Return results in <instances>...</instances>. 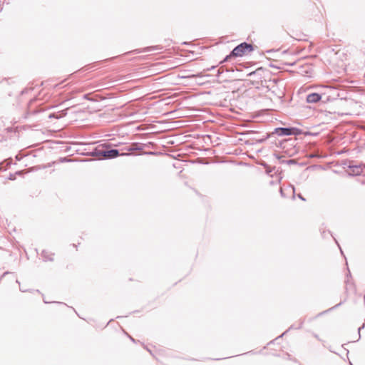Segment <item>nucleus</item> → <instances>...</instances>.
Masks as SVG:
<instances>
[{
    "label": "nucleus",
    "mask_w": 365,
    "mask_h": 365,
    "mask_svg": "<svg viewBox=\"0 0 365 365\" xmlns=\"http://www.w3.org/2000/svg\"><path fill=\"white\" fill-rule=\"evenodd\" d=\"M254 50L253 45L247 42H243L235 46L229 55L226 56L225 58L220 62L223 63L225 62L230 61L232 58L236 57H242L247 53H250Z\"/></svg>",
    "instance_id": "nucleus-1"
},
{
    "label": "nucleus",
    "mask_w": 365,
    "mask_h": 365,
    "mask_svg": "<svg viewBox=\"0 0 365 365\" xmlns=\"http://www.w3.org/2000/svg\"><path fill=\"white\" fill-rule=\"evenodd\" d=\"M269 84L267 86V87L269 88V90L274 94V96L278 98L279 99L282 98L284 96V93L283 90H280L277 88V85L279 83H282V81L279 78H273L270 79L268 81Z\"/></svg>",
    "instance_id": "nucleus-2"
},
{
    "label": "nucleus",
    "mask_w": 365,
    "mask_h": 365,
    "mask_svg": "<svg viewBox=\"0 0 365 365\" xmlns=\"http://www.w3.org/2000/svg\"><path fill=\"white\" fill-rule=\"evenodd\" d=\"M275 133L279 135H299L301 133L300 130L295 128H278L275 129Z\"/></svg>",
    "instance_id": "nucleus-3"
},
{
    "label": "nucleus",
    "mask_w": 365,
    "mask_h": 365,
    "mask_svg": "<svg viewBox=\"0 0 365 365\" xmlns=\"http://www.w3.org/2000/svg\"><path fill=\"white\" fill-rule=\"evenodd\" d=\"M322 96L318 93H310L307 96L306 101L308 103H317L320 102Z\"/></svg>",
    "instance_id": "nucleus-4"
},
{
    "label": "nucleus",
    "mask_w": 365,
    "mask_h": 365,
    "mask_svg": "<svg viewBox=\"0 0 365 365\" xmlns=\"http://www.w3.org/2000/svg\"><path fill=\"white\" fill-rule=\"evenodd\" d=\"M103 156L106 158H113L120 155L118 150H110L103 151Z\"/></svg>",
    "instance_id": "nucleus-5"
},
{
    "label": "nucleus",
    "mask_w": 365,
    "mask_h": 365,
    "mask_svg": "<svg viewBox=\"0 0 365 365\" xmlns=\"http://www.w3.org/2000/svg\"><path fill=\"white\" fill-rule=\"evenodd\" d=\"M45 111H47V109L46 108H42L39 110H34L33 111H31V113L30 114H38L39 113H41V112H45Z\"/></svg>",
    "instance_id": "nucleus-6"
},
{
    "label": "nucleus",
    "mask_w": 365,
    "mask_h": 365,
    "mask_svg": "<svg viewBox=\"0 0 365 365\" xmlns=\"http://www.w3.org/2000/svg\"><path fill=\"white\" fill-rule=\"evenodd\" d=\"M67 110H68V109L59 110L57 112V114H62V115L67 114V112H66Z\"/></svg>",
    "instance_id": "nucleus-7"
},
{
    "label": "nucleus",
    "mask_w": 365,
    "mask_h": 365,
    "mask_svg": "<svg viewBox=\"0 0 365 365\" xmlns=\"http://www.w3.org/2000/svg\"><path fill=\"white\" fill-rule=\"evenodd\" d=\"M174 112H175V110H170V111H167V112L164 113L163 114L170 115V114H173Z\"/></svg>",
    "instance_id": "nucleus-8"
},
{
    "label": "nucleus",
    "mask_w": 365,
    "mask_h": 365,
    "mask_svg": "<svg viewBox=\"0 0 365 365\" xmlns=\"http://www.w3.org/2000/svg\"><path fill=\"white\" fill-rule=\"evenodd\" d=\"M128 114L133 115V114H137V113L135 110H132V111H130Z\"/></svg>",
    "instance_id": "nucleus-9"
},
{
    "label": "nucleus",
    "mask_w": 365,
    "mask_h": 365,
    "mask_svg": "<svg viewBox=\"0 0 365 365\" xmlns=\"http://www.w3.org/2000/svg\"><path fill=\"white\" fill-rule=\"evenodd\" d=\"M78 113H79V111H78V110H73V111L72 110V111H71V113H72V114H74V113L77 114Z\"/></svg>",
    "instance_id": "nucleus-10"
},
{
    "label": "nucleus",
    "mask_w": 365,
    "mask_h": 365,
    "mask_svg": "<svg viewBox=\"0 0 365 365\" xmlns=\"http://www.w3.org/2000/svg\"><path fill=\"white\" fill-rule=\"evenodd\" d=\"M215 68V66H212L211 68H207V70H208V71H211V70L214 69Z\"/></svg>",
    "instance_id": "nucleus-11"
},
{
    "label": "nucleus",
    "mask_w": 365,
    "mask_h": 365,
    "mask_svg": "<svg viewBox=\"0 0 365 365\" xmlns=\"http://www.w3.org/2000/svg\"><path fill=\"white\" fill-rule=\"evenodd\" d=\"M140 114L145 115V114H147V111H143Z\"/></svg>",
    "instance_id": "nucleus-12"
},
{
    "label": "nucleus",
    "mask_w": 365,
    "mask_h": 365,
    "mask_svg": "<svg viewBox=\"0 0 365 365\" xmlns=\"http://www.w3.org/2000/svg\"><path fill=\"white\" fill-rule=\"evenodd\" d=\"M48 114L53 115V114H56V112H51V113H49Z\"/></svg>",
    "instance_id": "nucleus-13"
},
{
    "label": "nucleus",
    "mask_w": 365,
    "mask_h": 365,
    "mask_svg": "<svg viewBox=\"0 0 365 365\" xmlns=\"http://www.w3.org/2000/svg\"><path fill=\"white\" fill-rule=\"evenodd\" d=\"M131 150H133V149H132V148L126 149V151H131Z\"/></svg>",
    "instance_id": "nucleus-14"
},
{
    "label": "nucleus",
    "mask_w": 365,
    "mask_h": 365,
    "mask_svg": "<svg viewBox=\"0 0 365 365\" xmlns=\"http://www.w3.org/2000/svg\"><path fill=\"white\" fill-rule=\"evenodd\" d=\"M220 73H221V72L220 71V69H219L217 71V76H219Z\"/></svg>",
    "instance_id": "nucleus-15"
},
{
    "label": "nucleus",
    "mask_w": 365,
    "mask_h": 365,
    "mask_svg": "<svg viewBox=\"0 0 365 365\" xmlns=\"http://www.w3.org/2000/svg\"><path fill=\"white\" fill-rule=\"evenodd\" d=\"M73 247L74 248H76V244H73Z\"/></svg>",
    "instance_id": "nucleus-16"
},
{
    "label": "nucleus",
    "mask_w": 365,
    "mask_h": 365,
    "mask_svg": "<svg viewBox=\"0 0 365 365\" xmlns=\"http://www.w3.org/2000/svg\"><path fill=\"white\" fill-rule=\"evenodd\" d=\"M255 73V72L250 73L249 76H251L252 74Z\"/></svg>",
    "instance_id": "nucleus-17"
}]
</instances>
